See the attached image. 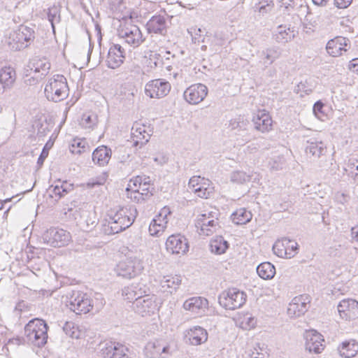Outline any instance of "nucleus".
I'll return each instance as SVG.
<instances>
[{
	"label": "nucleus",
	"mask_w": 358,
	"mask_h": 358,
	"mask_svg": "<svg viewBox=\"0 0 358 358\" xmlns=\"http://www.w3.org/2000/svg\"><path fill=\"white\" fill-rule=\"evenodd\" d=\"M137 214L134 207L119 209L104 220L102 224L103 232L106 235H113L124 231L134 223Z\"/></svg>",
	"instance_id": "nucleus-1"
},
{
	"label": "nucleus",
	"mask_w": 358,
	"mask_h": 358,
	"mask_svg": "<svg viewBox=\"0 0 358 358\" xmlns=\"http://www.w3.org/2000/svg\"><path fill=\"white\" fill-rule=\"evenodd\" d=\"M48 330V324L44 320L34 318L24 327V336L29 342L37 347H42L47 343Z\"/></svg>",
	"instance_id": "nucleus-2"
},
{
	"label": "nucleus",
	"mask_w": 358,
	"mask_h": 358,
	"mask_svg": "<svg viewBox=\"0 0 358 358\" xmlns=\"http://www.w3.org/2000/svg\"><path fill=\"white\" fill-rule=\"evenodd\" d=\"M69 90L64 76L56 75L48 80L45 87V95L48 100L58 102L68 96Z\"/></svg>",
	"instance_id": "nucleus-3"
},
{
	"label": "nucleus",
	"mask_w": 358,
	"mask_h": 358,
	"mask_svg": "<svg viewBox=\"0 0 358 358\" xmlns=\"http://www.w3.org/2000/svg\"><path fill=\"white\" fill-rule=\"evenodd\" d=\"M34 38L35 32L32 28L20 25L10 34L8 45L13 50H20L29 46Z\"/></svg>",
	"instance_id": "nucleus-4"
},
{
	"label": "nucleus",
	"mask_w": 358,
	"mask_h": 358,
	"mask_svg": "<svg viewBox=\"0 0 358 358\" xmlns=\"http://www.w3.org/2000/svg\"><path fill=\"white\" fill-rule=\"evenodd\" d=\"M117 32L120 38L134 48L139 47L145 40L139 27L133 23L131 18L121 22Z\"/></svg>",
	"instance_id": "nucleus-5"
},
{
	"label": "nucleus",
	"mask_w": 358,
	"mask_h": 358,
	"mask_svg": "<svg viewBox=\"0 0 358 358\" xmlns=\"http://www.w3.org/2000/svg\"><path fill=\"white\" fill-rule=\"evenodd\" d=\"M143 268L142 260L136 257H128L117 264L115 271L117 275L131 279L139 275Z\"/></svg>",
	"instance_id": "nucleus-6"
},
{
	"label": "nucleus",
	"mask_w": 358,
	"mask_h": 358,
	"mask_svg": "<svg viewBox=\"0 0 358 358\" xmlns=\"http://www.w3.org/2000/svg\"><path fill=\"white\" fill-rule=\"evenodd\" d=\"M219 303L228 310L241 308L246 301V294L236 288L223 291L218 298Z\"/></svg>",
	"instance_id": "nucleus-7"
},
{
	"label": "nucleus",
	"mask_w": 358,
	"mask_h": 358,
	"mask_svg": "<svg viewBox=\"0 0 358 358\" xmlns=\"http://www.w3.org/2000/svg\"><path fill=\"white\" fill-rule=\"evenodd\" d=\"M43 241L52 247H62L68 245L71 236L69 232L59 228L51 227L43 234Z\"/></svg>",
	"instance_id": "nucleus-8"
},
{
	"label": "nucleus",
	"mask_w": 358,
	"mask_h": 358,
	"mask_svg": "<svg viewBox=\"0 0 358 358\" xmlns=\"http://www.w3.org/2000/svg\"><path fill=\"white\" fill-rule=\"evenodd\" d=\"M171 88V84L164 79H154L145 84V94L152 99L166 96Z\"/></svg>",
	"instance_id": "nucleus-9"
},
{
	"label": "nucleus",
	"mask_w": 358,
	"mask_h": 358,
	"mask_svg": "<svg viewBox=\"0 0 358 358\" xmlns=\"http://www.w3.org/2000/svg\"><path fill=\"white\" fill-rule=\"evenodd\" d=\"M195 227L200 231L199 234L204 236H210L220 227L217 218L212 212L198 215Z\"/></svg>",
	"instance_id": "nucleus-10"
},
{
	"label": "nucleus",
	"mask_w": 358,
	"mask_h": 358,
	"mask_svg": "<svg viewBox=\"0 0 358 358\" xmlns=\"http://www.w3.org/2000/svg\"><path fill=\"white\" fill-rule=\"evenodd\" d=\"M69 308L77 315L86 314L89 313L93 306L91 303L90 299L83 293L79 292H74L67 303Z\"/></svg>",
	"instance_id": "nucleus-11"
},
{
	"label": "nucleus",
	"mask_w": 358,
	"mask_h": 358,
	"mask_svg": "<svg viewBox=\"0 0 358 358\" xmlns=\"http://www.w3.org/2000/svg\"><path fill=\"white\" fill-rule=\"evenodd\" d=\"M134 310L143 317L150 316L158 310L157 297L155 295H145L134 303Z\"/></svg>",
	"instance_id": "nucleus-12"
},
{
	"label": "nucleus",
	"mask_w": 358,
	"mask_h": 358,
	"mask_svg": "<svg viewBox=\"0 0 358 358\" xmlns=\"http://www.w3.org/2000/svg\"><path fill=\"white\" fill-rule=\"evenodd\" d=\"M208 87L201 83H196L187 87L184 93V99L191 105H196L204 100L208 94Z\"/></svg>",
	"instance_id": "nucleus-13"
},
{
	"label": "nucleus",
	"mask_w": 358,
	"mask_h": 358,
	"mask_svg": "<svg viewBox=\"0 0 358 358\" xmlns=\"http://www.w3.org/2000/svg\"><path fill=\"white\" fill-rule=\"evenodd\" d=\"M310 297L308 294L295 296L289 303L287 314L290 317H299L304 315L310 307Z\"/></svg>",
	"instance_id": "nucleus-14"
},
{
	"label": "nucleus",
	"mask_w": 358,
	"mask_h": 358,
	"mask_svg": "<svg viewBox=\"0 0 358 358\" xmlns=\"http://www.w3.org/2000/svg\"><path fill=\"white\" fill-rule=\"evenodd\" d=\"M144 355L147 358H166L171 355L170 347L162 341H150L144 348Z\"/></svg>",
	"instance_id": "nucleus-15"
},
{
	"label": "nucleus",
	"mask_w": 358,
	"mask_h": 358,
	"mask_svg": "<svg viewBox=\"0 0 358 358\" xmlns=\"http://www.w3.org/2000/svg\"><path fill=\"white\" fill-rule=\"evenodd\" d=\"M100 351L103 358H129L128 348L117 342L108 341L101 344Z\"/></svg>",
	"instance_id": "nucleus-16"
},
{
	"label": "nucleus",
	"mask_w": 358,
	"mask_h": 358,
	"mask_svg": "<svg viewBox=\"0 0 358 358\" xmlns=\"http://www.w3.org/2000/svg\"><path fill=\"white\" fill-rule=\"evenodd\" d=\"M297 246L296 242L283 238L274 243L273 250L274 254L279 257L290 259L296 254Z\"/></svg>",
	"instance_id": "nucleus-17"
},
{
	"label": "nucleus",
	"mask_w": 358,
	"mask_h": 358,
	"mask_svg": "<svg viewBox=\"0 0 358 358\" xmlns=\"http://www.w3.org/2000/svg\"><path fill=\"white\" fill-rule=\"evenodd\" d=\"M341 318L350 321L358 318V301L352 299L341 301L337 306Z\"/></svg>",
	"instance_id": "nucleus-18"
},
{
	"label": "nucleus",
	"mask_w": 358,
	"mask_h": 358,
	"mask_svg": "<svg viewBox=\"0 0 358 358\" xmlns=\"http://www.w3.org/2000/svg\"><path fill=\"white\" fill-rule=\"evenodd\" d=\"M166 249L171 254L184 255L188 251L189 245L187 239L183 236L173 234L167 238Z\"/></svg>",
	"instance_id": "nucleus-19"
},
{
	"label": "nucleus",
	"mask_w": 358,
	"mask_h": 358,
	"mask_svg": "<svg viewBox=\"0 0 358 358\" xmlns=\"http://www.w3.org/2000/svg\"><path fill=\"white\" fill-rule=\"evenodd\" d=\"M306 349L310 352L321 353L324 350L322 336L315 330H310L305 334Z\"/></svg>",
	"instance_id": "nucleus-20"
},
{
	"label": "nucleus",
	"mask_w": 358,
	"mask_h": 358,
	"mask_svg": "<svg viewBox=\"0 0 358 358\" xmlns=\"http://www.w3.org/2000/svg\"><path fill=\"white\" fill-rule=\"evenodd\" d=\"M124 50L119 44L112 45L108 52L106 64L108 68L115 69L123 63L124 59Z\"/></svg>",
	"instance_id": "nucleus-21"
},
{
	"label": "nucleus",
	"mask_w": 358,
	"mask_h": 358,
	"mask_svg": "<svg viewBox=\"0 0 358 358\" xmlns=\"http://www.w3.org/2000/svg\"><path fill=\"white\" fill-rule=\"evenodd\" d=\"M349 45V39L342 36H337L328 41L327 44V51L332 57H338L343 54V52L347 51V47Z\"/></svg>",
	"instance_id": "nucleus-22"
},
{
	"label": "nucleus",
	"mask_w": 358,
	"mask_h": 358,
	"mask_svg": "<svg viewBox=\"0 0 358 358\" xmlns=\"http://www.w3.org/2000/svg\"><path fill=\"white\" fill-rule=\"evenodd\" d=\"M183 308L194 314H202L208 308V301L201 296L191 297L184 302Z\"/></svg>",
	"instance_id": "nucleus-23"
},
{
	"label": "nucleus",
	"mask_w": 358,
	"mask_h": 358,
	"mask_svg": "<svg viewBox=\"0 0 358 358\" xmlns=\"http://www.w3.org/2000/svg\"><path fill=\"white\" fill-rule=\"evenodd\" d=\"M254 127L262 133L272 129L273 121L270 115L266 110L258 111L252 118Z\"/></svg>",
	"instance_id": "nucleus-24"
},
{
	"label": "nucleus",
	"mask_w": 358,
	"mask_h": 358,
	"mask_svg": "<svg viewBox=\"0 0 358 358\" xmlns=\"http://www.w3.org/2000/svg\"><path fill=\"white\" fill-rule=\"evenodd\" d=\"M148 33L164 35L166 32V20L162 15L152 16L146 24Z\"/></svg>",
	"instance_id": "nucleus-25"
},
{
	"label": "nucleus",
	"mask_w": 358,
	"mask_h": 358,
	"mask_svg": "<svg viewBox=\"0 0 358 358\" xmlns=\"http://www.w3.org/2000/svg\"><path fill=\"white\" fill-rule=\"evenodd\" d=\"M280 55L281 52L278 47L273 46L266 48L259 52V63L262 64L264 69H266L278 59Z\"/></svg>",
	"instance_id": "nucleus-26"
},
{
	"label": "nucleus",
	"mask_w": 358,
	"mask_h": 358,
	"mask_svg": "<svg viewBox=\"0 0 358 358\" xmlns=\"http://www.w3.org/2000/svg\"><path fill=\"white\" fill-rule=\"evenodd\" d=\"M187 336L192 345H199L204 343L208 340L206 330L199 326H195L187 331Z\"/></svg>",
	"instance_id": "nucleus-27"
},
{
	"label": "nucleus",
	"mask_w": 358,
	"mask_h": 358,
	"mask_svg": "<svg viewBox=\"0 0 358 358\" xmlns=\"http://www.w3.org/2000/svg\"><path fill=\"white\" fill-rule=\"evenodd\" d=\"M111 157V150L102 145L96 148L92 153V161L100 166L106 165Z\"/></svg>",
	"instance_id": "nucleus-28"
},
{
	"label": "nucleus",
	"mask_w": 358,
	"mask_h": 358,
	"mask_svg": "<svg viewBox=\"0 0 358 358\" xmlns=\"http://www.w3.org/2000/svg\"><path fill=\"white\" fill-rule=\"evenodd\" d=\"M182 282L180 275H166L164 276L160 280V286L163 292L172 294L179 287Z\"/></svg>",
	"instance_id": "nucleus-29"
},
{
	"label": "nucleus",
	"mask_w": 358,
	"mask_h": 358,
	"mask_svg": "<svg viewBox=\"0 0 358 358\" xmlns=\"http://www.w3.org/2000/svg\"><path fill=\"white\" fill-rule=\"evenodd\" d=\"M145 293L140 284H131L122 289V296L129 301H137Z\"/></svg>",
	"instance_id": "nucleus-30"
},
{
	"label": "nucleus",
	"mask_w": 358,
	"mask_h": 358,
	"mask_svg": "<svg viewBox=\"0 0 358 358\" xmlns=\"http://www.w3.org/2000/svg\"><path fill=\"white\" fill-rule=\"evenodd\" d=\"M28 67L31 71L41 73L42 76H45L50 68V64L45 58L35 57L30 60Z\"/></svg>",
	"instance_id": "nucleus-31"
},
{
	"label": "nucleus",
	"mask_w": 358,
	"mask_h": 358,
	"mask_svg": "<svg viewBox=\"0 0 358 358\" xmlns=\"http://www.w3.org/2000/svg\"><path fill=\"white\" fill-rule=\"evenodd\" d=\"M338 351L344 358L354 357L358 352V343L353 339L345 341L338 347Z\"/></svg>",
	"instance_id": "nucleus-32"
},
{
	"label": "nucleus",
	"mask_w": 358,
	"mask_h": 358,
	"mask_svg": "<svg viewBox=\"0 0 358 358\" xmlns=\"http://www.w3.org/2000/svg\"><path fill=\"white\" fill-rule=\"evenodd\" d=\"M326 151V145L322 141H313L310 139L307 141L306 152L314 158H319L323 155Z\"/></svg>",
	"instance_id": "nucleus-33"
},
{
	"label": "nucleus",
	"mask_w": 358,
	"mask_h": 358,
	"mask_svg": "<svg viewBox=\"0 0 358 358\" xmlns=\"http://www.w3.org/2000/svg\"><path fill=\"white\" fill-rule=\"evenodd\" d=\"M249 126V122L243 116H238L231 119L229 122V127L232 130H238L245 133L243 135L245 137V141H248L250 140V136L247 132V129Z\"/></svg>",
	"instance_id": "nucleus-34"
},
{
	"label": "nucleus",
	"mask_w": 358,
	"mask_h": 358,
	"mask_svg": "<svg viewBox=\"0 0 358 358\" xmlns=\"http://www.w3.org/2000/svg\"><path fill=\"white\" fill-rule=\"evenodd\" d=\"M294 37V31L289 27L280 25L277 27L274 34L275 40L280 43H286Z\"/></svg>",
	"instance_id": "nucleus-35"
},
{
	"label": "nucleus",
	"mask_w": 358,
	"mask_h": 358,
	"mask_svg": "<svg viewBox=\"0 0 358 358\" xmlns=\"http://www.w3.org/2000/svg\"><path fill=\"white\" fill-rule=\"evenodd\" d=\"M257 273L261 278L271 280L275 274V268L268 262H263L257 266Z\"/></svg>",
	"instance_id": "nucleus-36"
},
{
	"label": "nucleus",
	"mask_w": 358,
	"mask_h": 358,
	"mask_svg": "<svg viewBox=\"0 0 358 358\" xmlns=\"http://www.w3.org/2000/svg\"><path fill=\"white\" fill-rule=\"evenodd\" d=\"M252 215L251 212L244 208L237 209L231 215L233 222L237 225L247 224L252 220Z\"/></svg>",
	"instance_id": "nucleus-37"
},
{
	"label": "nucleus",
	"mask_w": 358,
	"mask_h": 358,
	"mask_svg": "<svg viewBox=\"0 0 358 358\" xmlns=\"http://www.w3.org/2000/svg\"><path fill=\"white\" fill-rule=\"evenodd\" d=\"M132 135L134 138H136V140L134 139V145L137 146L140 145L141 146L145 145L149 141V134L146 133L144 127H138V124L134 126L131 129Z\"/></svg>",
	"instance_id": "nucleus-38"
},
{
	"label": "nucleus",
	"mask_w": 358,
	"mask_h": 358,
	"mask_svg": "<svg viewBox=\"0 0 358 358\" xmlns=\"http://www.w3.org/2000/svg\"><path fill=\"white\" fill-rule=\"evenodd\" d=\"M229 248V243L222 236H216L210 242V251L217 255L226 252Z\"/></svg>",
	"instance_id": "nucleus-39"
},
{
	"label": "nucleus",
	"mask_w": 358,
	"mask_h": 358,
	"mask_svg": "<svg viewBox=\"0 0 358 358\" xmlns=\"http://www.w3.org/2000/svg\"><path fill=\"white\" fill-rule=\"evenodd\" d=\"M167 227V223L164 220L155 217L150 224L149 233L152 236H160Z\"/></svg>",
	"instance_id": "nucleus-40"
},
{
	"label": "nucleus",
	"mask_w": 358,
	"mask_h": 358,
	"mask_svg": "<svg viewBox=\"0 0 358 358\" xmlns=\"http://www.w3.org/2000/svg\"><path fill=\"white\" fill-rule=\"evenodd\" d=\"M15 73L10 67H4L0 71V83L3 88L9 87L15 80Z\"/></svg>",
	"instance_id": "nucleus-41"
},
{
	"label": "nucleus",
	"mask_w": 358,
	"mask_h": 358,
	"mask_svg": "<svg viewBox=\"0 0 358 358\" xmlns=\"http://www.w3.org/2000/svg\"><path fill=\"white\" fill-rule=\"evenodd\" d=\"M254 9L255 11H258L262 15L267 14L273 10L274 3L273 0H257Z\"/></svg>",
	"instance_id": "nucleus-42"
},
{
	"label": "nucleus",
	"mask_w": 358,
	"mask_h": 358,
	"mask_svg": "<svg viewBox=\"0 0 358 358\" xmlns=\"http://www.w3.org/2000/svg\"><path fill=\"white\" fill-rule=\"evenodd\" d=\"M64 332L72 338H79L81 336V331L78 326L72 322H66L62 327Z\"/></svg>",
	"instance_id": "nucleus-43"
},
{
	"label": "nucleus",
	"mask_w": 358,
	"mask_h": 358,
	"mask_svg": "<svg viewBox=\"0 0 358 358\" xmlns=\"http://www.w3.org/2000/svg\"><path fill=\"white\" fill-rule=\"evenodd\" d=\"M250 180V176L241 171H233L230 175V181L236 184H243Z\"/></svg>",
	"instance_id": "nucleus-44"
},
{
	"label": "nucleus",
	"mask_w": 358,
	"mask_h": 358,
	"mask_svg": "<svg viewBox=\"0 0 358 358\" xmlns=\"http://www.w3.org/2000/svg\"><path fill=\"white\" fill-rule=\"evenodd\" d=\"M51 188H52V192L58 196L59 198H61L64 194L68 193L72 189V185L64 181L62 182L61 185H51L50 190Z\"/></svg>",
	"instance_id": "nucleus-45"
},
{
	"label": "nucleus",
	"mask_w": 358,
	"mask_h": 358,
	"mask_svg": "<svg viewBox=\"0 0 358 358\" xmlns=\"http://www.w3.org/2000/svg\"><path fill=\"white\" fill-rule=\"evenodd\" d=\"M48 18L50 22L53 30L55 23L60 21V9L58 6H53L48 9Z\"/></svg>",
	"instance_id": "nucleus-46"
},
{
	"label": "nucleus",
	"mask_w": 358,
	"mask_h": 358,
	"mask_svg": "<svg viewBox=\"0 0 358 358\" xmlns=\"http://www.w3.org/2000/svg\"><path fill=\"white\" fill-rule=\"evenodd\" d=\"M126 191L127 197L135 202L141 203L146 200L143 196L141 195L139 189H137V187H134V186H133V187L128 186Z\"/></svg>",
	"instance_id": "nucleus-47"
},
{
	"label": "nucleus",
	"mask_w": 358,
	"mask_h": 358,
	"mask_svg": "<svg viewBox=\"0 0 358 358\" xmlns=\"http://www.w3.org/2000/svg\"><path fill=\"white\" fill-rule=\"evenodd\" d=\"M97 123V116L94 114H84L80 124L87 129L92 128Z\"/></svg>",
	"instance_id": "nucleus-48"
},
{
	"label": "nucleus",
	"mask_w": 358,
	"mask_h": 358,
	"mask_svg": "<svg viewBox=\"0 0 358 358\" xmlns=\"http://www.w3.org/2000/svg\"><path fill=\"white\" fill-rule=\"evenodd\" d=\"M207 185H209V180H208L203 182L202 185H200L196 189H193V192L200 198L208 199L211 194V190L208 187H206Z\"/></svg>",
	"instance_id": "nucleus-49"
},
{
	"label": "nucleus",
	"mask_w": 358,
	"mask_h": 358,
	"mask_svg": "<svg viewBox=\"0 0 358 358\" xmlns=\"http://www.w3.org/2000/svg\"><path fill=\"white\" fill-rule=\"evenodd\" d=\"M137 185L151 186L150 178L145 176H138L130 180L129 187H133L134 186V187H137Z\"/></svg>",
	"instance_id": "nucleus-50"
},
{
	"label": "nucleus",
	"mask_w": 358,
	"mask_h": 358,
	"mask_svg": "<svg viewBox=\"0 0 358 358\" xmlns=\"http://www.w3.org/2000/svg\"><path fill=\"white\" fill-rule=\"evenodd\" d=\"M262 345L259 343L255 344L250 353L251 358H265L266 349L264 344Z\"/></svg>",
	"instance_id": "nucleus-51"
},
{
	"label": "nucleus",
	"mask_w": 358,
	"mask_h": 358,
	"mask_svg": "<svg viewBox=\"0 0 358 358\" xmlns=\"http://www.w3.org/2000/svg\"><path fill=\"white\" fill-rule=\"evenodd\" d=\"M72 152L73 153H81L85 151L87 148V142L85 140L78 139L74 140L72 143Z\"/></svg>",
	"instance_id": "nucleus-52"
},
{
	"label": "nucleus",
	"mask_w": 358,
	"mask_h": 358,
	"mask_svg": "<svg viewBox=\"0 0 358 358\" xmlns=\"http://www.w3.org/2000/svg\"><path fill=\"white\" fill-rule=\"evenodd\" d=\"M206 180L203 178H201L200 176H193L189 179L188 187L189 189L193 192V189H196L200 185H203Z\"/></svg>",
	"instance_id": "nucleus-53"
},
{
	"label": "nucleus",
	"mask_w": 358,
	"mask_h": 358,
	"mask_svg": "<svg viewBox=\"0 0 358 358\" xmlns=\"http://www.w3.org/2000/svg\"><path fill=\"white\" fill-rule=\"evenodd\" d=\"M137 189H139L141 195H143L145 199H148L152 196L153 188H151V186L137 185Z\"/></svg>",
	"instance_id": "nucleus-54"
},
{
	"label": "nucleus",
	"mask_w": 358,
	"mask_h": 358,
	"mask_svg": "<svg viewBox=\"0 0 358 358\" xmlns=\"http://www.w3.org/2000/svg\"><path fill=\"white\" fill-rule=\"evenodd\" d=\"M280 7H283L287 12L291 11L294 6V0H278Z\"/></svg>",
	"instance_id": "nucleus-55"
},
{
	"label": "nucleus",
	"mask_w": 358,
	"mask_h": 358,
	"mask_svg": "<svg viewBox=\"0 0 358 358\" xmlns=\"http://www.w3.org/2000/svg\"><path fill=\"white\" fill-rule=\"evenodd\" d=\"M170 214H171L170 208L169 207L165 206L161 209L160 212L155 217L160 218V220H164V221H166V223L168 224V222H169L168 216L170 215Z\"/></svg>",
	"instance_id": "nucleus-56"
},
{
	"label": "nucleus",
	"mask_w": 358,
	"mask_h": 358,
	"mask_svg": "<svg viewBox=\"0 0 358 358\" xmlns=\"http://www.w3.org/2000/svg\"><path fill=\"white\" fill-rule=\"evenodd\" d=\"M352 0H334V5L338 8H346L352 3Z\"/></svg>",
	"instance_id": "nucleus-57"
},
{
	"label": "nucleus",
	"mask_w": 358,
	"mask_h": 358,
	"mask_svg": "<svg viewBox=\"0 0 358 358\" xmlns=\"http://www.w3.org/2000/svg\"><path fill=\"white\" fill-rule=\"evenodd\" d=\"M307 81H301L297 85V90L304 92L308 94L312 92V89L306 86Z\"/></svg>",
	"instance_id": "nucleus-58"
},
{
	"label": "nucleus",
	"mask_w": 358,
	"mask_h": 358,
	"mask_svg": "<svg viewBox=\"0 0 358 358\" xmlns=\"http://www.w3.org/2000/svg\"><path fill=\"white\" fill-rule=\"evenodd\" d=\"M104 182H105L104 178H102V179H100V180H94V179H92V180L89 181L87 183V186L88 187H94L96 186H100V185H103Z\"/></svg>",
	"instance_id": "nucleus-59"
},
{
	"label": "nucleus",
	"mask_w": 358,
	"mask_h": 358,
	"mask_svg": "<svg viewBox=\"0 0 358 358\" xmlns=\"http://www.w3.org/2000/svg\"><path fill=\"white\" fill-rule=\"evenodd\" d=\"M350 69L358 73V58L353 59L350 64Z\"/></svg>",
	"instance_id": "nucleus-60"
},
{
	"label": "nucleus",
	"mask_w": 358,
	"mask_h": 358,
	"mask_svg": "<svg viewBox=\"0 0 358 358\" xmlns=\"http://www.w3.org/2000/svg\"><path fill=\"white\" fill-rule=\"evenodd\" d=\"M48 151H46L43 149L38 159L37 163L38 165H42L43 164V162H44L45 159L48 157Z\"/></svg>",
	"instance_id": "nucleus-61"
},
{
	"label": "nucleus",
	"mask_w": 358,
	"mask_h": 358,
	"mask_svg": "<svg viewBox=\"0 0 358 358\" xmlns=\"http://www.w3.org/2000/svg\"><path fill=\"white\" fill-rule=\"evenodd\" d=\"M324 104L320 101H317L313 106V112L317 115V112H321Z\"/></svg>",
	"instance_id": "nucleus-62"
},
{
	"label": "nucleus",
	"mask_w": 358,
	"mask_h": 358,
	"mask_svg": "<svg viewBox=\"0 0 358 358\" xmlns=\"http://www.w3.org/2000/svg\"><path fill=\"white\" fill-rule=\"evenodd\" d=\"M351 233L352 238L358 242V225L352 228Z\"/></svg>",
	"instance_id": "nucleus-63"
},
{
	"label": "nucleus",
	"mask_w": 358,
	"mask_h": 358,
	"mask_svg": "<svg viewBox=\"0 0 358 358\" xmlns=\"http://www.w3.org/2000/svg\"><path fill=\"white\" fill-rule=\"evenodd\" d=\"M336 198L342 203L347 202V196L344 193L338 194Z\"/></svg>",
	"instance_id": "nucleus-64"
}]
</instances>
